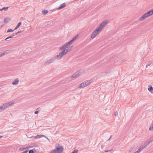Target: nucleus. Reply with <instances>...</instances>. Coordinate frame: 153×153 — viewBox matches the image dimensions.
<instances>
[{
  "label": "nucleus",
  "mask_w": 153,
  "mask_h": 153,
  "mask_svg": "<svg viewBox=\"0 0 153 153\" xmlns=\"http://www.w3.org/2000/svg\"><path fill=\"white\" fill-rule=\"evenodd\" d=\"M11 50H6L5 51H4L5 54L6 53H9L10 52H11Z\"/></svg>",
  "instance_id": "26"
},
{
  "label": "nucleus",
  "mask_w": 153,
  "mask_h": 153,
  "mask_svg": "<svg viewBox=\"0 0 153 153\" xmlns=\"http://www.w3.org/2000/svg\"><path fill=\"white\" fill-rule=\"evenodd\" d=\"M62 51L59 53V55H57L55 56L56 59H59L61 58L62 57H63L64 55L67 53L66 51V49H64V50H62Z\"/></svg>",
  "instance_id": "4"
},
{
  "label": "nucleus",
  "mask_w": 153,
  "mask_h": 153,
  "mask_svg": "<svg viewBox=\"0 0 153 153\" xmlns=\"http://www.w3.org/2000/svg\"><path fill=\"white\" fill-rule=\"evenodd\" d=\"M56 59L55 56L51 58V59L48 60L45 63V65H47L48 64H50L53 61H54Z\"/></svg>",
  "instance_id": "6"
},
{
  "label": "nucleus",
  "mask_w": 153,
  "mask_h": 153,
  "mask_svg": "<svg viewBox=\"0 0 153 153\" xmlns=\"http://www.w3.org/2000/svg\"><path fill=\"white\" fill-rule=\"evenodd\" d=\"M139 153V151H136L134 153Z\"/></svg>",
  "instance_id": "43"
},
{
  "label": "nucleus",
  "mask_w": 153,
  "mask_h": 153,
  "mask_svg": "<svg viewBox=\"0 0 153 153\" xmlns=\"http://www.w3.org/2000/svg\"><path fill=\"white\" fill-rule=\"evenodd\" d=\"M147 17V15L145 13L139 18V20L140 21H142Z\"/></svg>",
  "instance_id": "10"
},
{
  "label": "nucleus",
  "mask_w": 153,
  "mask_h": 153,
  "mask_svg": "<svg viewBox=\"0 0 153 153\" xmlns=\"http://www.w3.org/2000/svg\"><path fill=\"white\" fill-rule=\"evenodd\" d=\"M11 20V19L8 17L5 18L4 19V22L5 23H6L9 22Z\"/></svg>",
  "instance_id": "14"
},
{
  "label": "nucleus",
  "mask_w": 153,
  "mask_h": 153,
  "mask_svg": "<svg viewBox=\"0 0 153 153\" xmlns=\"http://www.w3.org/2000/svg\"><path fill=\"white\" fill-rule=\"evenodd\" d=\"M114 115L116 117H117L118 115V112L117 111H116L114 112Z\"/></svg>",
  "instance_id": "35"
},
{
  "label": "nucleus",
  "mask_w": 153,
  "mask_h": 153,
  "mask_svg": "<svg viewBox=\"0 0 153 153\" xmlns=\"http://www.w3.org/2000/svg\"><path fill=\"white\" fill-rule=\"evenodd\" d=\"M85 87V86L83 82L81 83L79 85V88H82Z\"/></svg>",
  "instance_id": "17"
},
{
  "label": "nucleus",
  "mask_w": 153,
  "mask_h": 153,
  "mask_svg": "<svg viewBox=\"0 0 153 153\" xmlns=\"http://www.w3.org/2000/svg\"><path fill=\"white\" fill-rule=\"evenodd\" d=\"M0 11H2L1 9H0Z\"/></svg>",
  "instance_id": "51"
},
{
  "label": "nucleus",
  "mask_w": 153,
  "mask_h": 153,
  "mask_svg": "<svg viewBox=\"0 0 153 153\" xmlns=\"http://www.w3.org/2000/svg\"><path fill=\"white\" fill-rule=\"evenodd\" d=\"M152 62H149L147 64V65H146V67H147L148 66H150L151 65V64H152Z\"/></svg>",
  "instance_id": "31"
},
{
  "label": "nucleus",
  "mask_w": 153,
  "mask_h": 153,
  "mask_svg": "<svg viewBox=\"0 0 153 153\" xmlns=\"http://www.w3.org/2000/svg\"><path fill=\"white\" fill-rule=\"evenodd\" d=\"M21 24H22L21 22H19L18 24L17 25L16 27L15 28L14 30H16V29H17L20 27V26L21 25Z\"/></svg>",
  "instance_id": "19"
},
{
  "label": "nucleus",
  "mask_w": 153,
  "mask_h": 153,
  "mask_svg": "<svg viewBox=\"0 0 153 153\" xmlns=\"http://www.w3.org/2000/svg\"><path fill=\"white\" fill-rule=\"evenodd\" d=\"M78 35H77L76 36H75L69 42L70 43V44L71 45L73 43L74 41L75 40L78 38Z\"/></svg>",
  "instance_id": "9"
},
{
  "label": "nucleus",
  "mask_w": 153,
  "mask_h": 153,
  "mask_svg": "<svg viewBox=\"0 0 153 153\" xmlns=\"http://www.w3.org/2000/svg\"><path fill=\"white\" fill-rule=\"evenodd\" d=\"M39 109V108H38L37 109V110L38 109Z\"/></svg>",
  "instance_id": "53"
},
{
  "label": "nucleus",
  "mask_w": 153,
  "mask_h": 153,
  "mask_svg": "<svg viewBox=\"0 0 153 153\" xmlns=\"http://www.w3.org/2000/svg\"><path fill=\"white\" fill-rule=\"evenodd\" d=\"M38 113H39V111H35L34 113H35V114H38Z\"/></svg>",
  "instance_id": "37"
},
{
  "label": "nucleus",
  "mask_w": 153,
  "mask_h": 153,
  "mask_svg": "<svg viewBox=\"0 0 153 153\" xmlns=\"http://www.w3.org/2000/svg\"><path fill=\"white\" fill-rule=\"evenodd\" d=\"M110 72V71H109V72H106V74H108Z\"/></svg>",
  "instance_id": "44"
},
{
  "label": "nucleus",
  "mask_w": 153,
  "mask_h": 153,
  "mask_svg": "<svg viewBox=\"0 0 153 153\" xmlns=\"http://www.w3.org/2000/svg\"><path fill=\"white\" fill-rule=\"evenodd\" d=\"M148 144V143H147L146 142L144 143V145H142V146L143 147L145 148L147 146V145Z\"/></svg>",
  "instance_id": "28"
},
{
  "label": "nucleus",
  "mask_w": 153,
  "mask_h": 153,
  "mask_svg": "<svg viewBox=\"0 0 153 153\" xmlns=\"http://www.w3.org/2000/svg\"><path fill=\"white\" fill-rule=\"evenodd\" d=\"M149 130L150 131L153 130V123L151 125L149 128Z\"/></svg>",
  "instance_id": "27"
},
{
  "label": "nucleus",
  "mask_w": 153,
  "mask_h": 153,
  "mask_svg": "<svg viewBox=\"0 0 153 153\" xmlns=\"http://www.w3.org/2000/svg\"><path fill=\"white\" fill-rule=\"evenodd\" d=\"M149 88H148V90L152 93H153V88L151 85H149Z\"/></svg>",
  "instance_id": "15"
},
{
  "label": "nucleus",
  "mask_w": 153,
  "mask_h": 153,
  "mask_svg": "<svg viewBox=\"0 0 153 153\" xmlns=\"http://www.w3.org/2000/svg\"><path fill=\"white\" fill-rule=\"evenodd\" d=\"M3 25H1V27H0V28H1V27H3Z\"/></svg>",
  "instance_id": "47"
},
{
  "label": "nucleus",
  "mask_w": 153,
  "mask_h": 153,
  "mask_svg": "<svg viewBox=\"0 0 153 153\" xmlns=\"http://www.w3.org/2000/svg\"><path fill=\"white\" fill-rule=\"evenodd\" d=\"M107 20L103 21L100 25L95 30L91 33V38L92 39L94 38L104 27L108 23Z\"/></svg>",
  "instance_id": "1"
},
{
  "label": "nucleus",
  "mask_w": 153,
  "mask_h": 153,
  "mask_svg": "<svg viewBox=\"0 0 153 153\" xmlns=\"http://www.w3.org/2000/svg\"><path fill=\"white\" fill-rule=\"evenodd\" d=\"M3 137V136L0 135V138H2Z\"/></svg>",
  "instance_id": "46"
},
{
  "label": "nucleus",
  "mask_w": 153,
  "mask_h": 153,
  "mask_svg": "<svg viewBox=\"0 0 153 153\" xmlns=\"http://www.w3.org/2000/svg\"><path fill=\"white\" fill-rule=\"evenodd\" d=\"M46 138L48 139V141H50V140H49V139H48V138L47 137H46Z\"/></svg>",
  "instance_id": "45"
},
{
  "label": "nucleus",
  "mask_w": 153,
  "mask_h": 153,
  "mask_svg": "<svg viewBox=\"0 0 153 153\" xmlns=\"http://www.w3.org/2000/svg\"><path fill=\"white\" fill-rule=\"evenodd\" d=\"M103 147V145L101 146V148L102 149Z\"/></svg>",
  "instance_id": "50"
},
{
  "label": "nucleus",
  "mask_w": 153,
  "mask_h": 153,
  "mask_svg": "<svg viewBox=\"0 0 153 153\" xmlns=\"http://www.w3.org/2000/svg\"><path fill=\"white\" fill-rule=\"evenodd\" d=\"M29 151V153H34L33 150V149H31Z\"/></svg>",
  "instance_id": "33"
},
{
  "label": "nucleus",
  "mask_w": 153,
  "mask_h": 153,
  "mask_svg": "<svg viewBox=\"0 0 153 153\" xmlns=\"http://www.w3.org/2000/svg\"><path fill=\"white\" fill-rule=\"evenodd\" d=\"M5 54L4 51L1 54V56H2L4 55Z\"/></svg>",
  "instance_id": "36"
},
{
  "label": "nucleus",
  "mask_w": 153,
  "mask_h": 153,
  "mask_svg": "<svg viewBox=\"0 0 153 153\" xmlns=\"http://www.w3.org/2000/svg\"><path fill=\"white\" fill-rule=\"evenodd\" d=\"M66 7V4L65 3L61 4L59 7L57 8V10L61 9Z\"/></svg>",
  "instance_id": "12"
},
{
  "label": "nucleus",
  "mask_w": 153,
  "mask_h": 153,
  "mask_svg": "<svg viewBox=\"0 0 153 153\" xmlns=\"http://www.w3.org/2000/svg\"><path fill=\"white\" fill-rule=\"evenodd\" d=\"M31 147H32V146H28V147L27 146L25 148H26V149H28L29 148H31Z\"/></svg>",
  "instance_id": "39"
},
{
  "label": "nucleus",
  "mask_w": 153,
  "mask_h": 153,
  "mask_svg": "<svg viewBox=\"0 0 153 153\" xmlns=\"http://www.w3.org/2000/svg\"><path fill=\"white\" fill-rule=\"evenodd\" d=\"M147 15V17H148L153 14V9H152L150 10L145 13Z\"/></svg>",
  "instance_id": "8"
},
{
  "label": "nucleus",
  "mask_w": 153,
  "mask_h": 153,
  "mask_svg": "<svg viewBox=\"0 0 153 153\" xmlns=\"http://www.w3.org/2000/svg\"><path fill=\"white\" fill-rule=\"evenodd\" d=\"M112 135H111V136H110V138H109V139L108 140H107V141H108L112 137Z\"/></svg>",
  "instance_id": "41"
},
{
  "label": "nucleus",
  "mask_w": 153,
  "mask_h": 153,
  "mask_svg": "<svg viewBox=\"0 0 153 153\" xmlns=\"http://www.w3.org/2000/svg\"><path fill=\"white\" fill-rule=\"evenodd\" d=\"M13 104V102H10L4 104L0 106V112H1L4 110L6 108L11 106Z\"/></svg>",
  "instance_id": "2"
},
{
  "label": "nucleus",
  "mask_w": 153,
  "mask_h": 153,
  "mask_svg": "<svg viewBox=\"0 0 153 153\" xmlns=\"http://www.w3.org/2000/svg\"><path fill=\"white\" fill-rule=\"evenodd\" d=\"M144 147L142 146L140 147L138 149V151H139V152H140L141 151H142L144 149Z\"/></svg>",
  "instance_id": "20"
},
{
  "label": "nucleus",
  "mask_w": 153,
  "mask_h": 153,
  "mask_svg": "<svg viewBox=\"0 0 153 153\" xmlns=\"http://www.w3.org/2000/svg\"><path fill=\"white\" fill-rule=\"evenodd\" d=\"M19 80L18 78H16L15 79L14 81L13 82L12 84L13 85H16L18 84V82H19Z\"/></svg>",
  "instance_id": "13"
},
{
  "label": "nucleus",
  "mask_w": 153,
  "mask_h": 153,
  "mask_svg": "<svg viewBox=\"0 0 153 153\" xmlns=\"http://www.w3.org/2000/svg\"><path fill=\"white\" fill-rule=\"evenodd\" d=\"M151 138L152 139V140H153V136L152 137H151Z\"/></svg>",
  "instance_id": "48"
},
{
  "label": "nucleus",
  "mask_w": 153,
  "mask_h": 153,
  "mask_svg": "<svg viewBox=\"0 0 153 153\" xmlns=\"http://www.w3.org/2000/svg\"><path fill=\"white\" fill-rule=\"evenodd\" d=\"M14 36H13V34H12L10 36L8 37H7V38H6L5 39V40H6L8 39H9L10 38H13V37Z\"/></svg>",
  "instance_id": "21"
},
{
  "label": "nucleus",
  "mask_w": 153,
  "mask_h": 153,
  "mask_svg": "<svg viewBox=\"0 0 153 153\" xmlns=\"http://www.w3.org/2000/svg\"><path fill=\"white\" fill-rule=\"evenodd\" d=\"M23 31V30H20V31H18V32H16V33H13V36H15L16 35L18 34H19V33H21Z\"/></svg>",
  "instance_id": "22"
},
{
  "label": "nucleus",
  "mask_w": 153,
  "mask_h": 153,
  "mask_svg": "<svg viewBox=\"0 0 153 153\" xmlns=\"http://www.w3.org/2000/svg\"><path fill=\"white\" fill-rule=\"evenodd\" d=\"M121 61H122V62H124V60H121Z\"/></svg>",
  "instance_id": "49"
},
{
  "label": "nucleus",
  "mask_w": 153,
  "mask_h": 153,
  "mask_svg": "<svg viewBox=\"0 0 153 153\" xmlns=\"http://www.w3.org/2000/svg\"><path fill=\"white\" fill-rule=\"evenodd\" d=\"M134 148V147H131L129 149V152H130L132 151V149Z\"/></svg>",
  "instance_id": "38"
},
{
  "label": "nucleus",
  "mask_w": 153,
  "mask_h": 153,
  "mask_svg": "<svg viewBox=\"0 0 153 153\" xmlns=\"http://www.w3.org/2000/svg\"><path fill=\"white\" fill-rule=\"evenodd\" d=\"M1 54H0V57L1 56Z\"/></svg>",
  "instance_id": "52"
},
{
  "label": "nucleus",
  "mask_w": 153,
  "mask_h": 153,
  "mask_svg": "<svg viewBox=\"0 0 153 153\" xmlns=\"http://www.w3.org/2000/svg\"><path fill=\"white\" fill-rule=\"evenodd\" d=\"M153 140L151 138L150 140L148 141H147V143L148 144H149L151 142H152Z\"/></svg>",
  "instance_id": "29"
},
{
  "label": "nucleus",
  "mask_w": 153,
  "mask_h": 153,
  "mask_svg": "<svg viewBox=\"0 0 153 153\" xmlns=\"http://www.w3.org/2000/svg\"><path fill=\"white\" fill-rule=\"evenodd\" d=\"M59 146L57 147L56 146V148L52 150L49 153H61L63 150V148L62 146H59Z\"/></svg>",
  "instance_id": "3"
},
{
  "label": "nucleus",
  "mask_w": 153,
  "mask_h": 153,
  "mask_svg": "<svg viewBox=\"0 0 153 153\" xmlns=\"http://www.w3.org/2000/svg\"><path fill=\"white\" fill-rule=\"evenodd\" d=\"M112 135H111V136H110V138H109V139L108 140H107V141H108L112 137Z\"/></svg>",
  "instance_id": "42"
},
{
  "label": "nucleus",
  "mask_w": 153,
  "mask_h": 153,
  "mask_svg": "<svg viewBox=\"0 0 153 153\" xmlns=\"http://www.w3.org/2000/svg\"><path fill=\"white\" fill-rule=\"evenodd\" d=\"M81 70L78 71H76L71 76V78H77L80 76V73H81Z\"/></svg>",
  "instance_id": "7"
},
{
  "label": "nucleus",
  "mask_w": 153,
  "mask_h": 153,
  "mask_svg": "<svg viewBox=\"0 0 153 153\" xmlns=\"http://www.w3.org/2000/svg\"><path fill=\"white\" fill-rule=\"evenodd\" d=\"M9 8L8 7H4L3 8L1 9L2 11L4 10V11L7 10Z\"/></svg>",
  "instance_id": "24"
},
{
  "label": "nucleus",
  "mask_w": 153,
  "mask_h": 153,
  "mask_svg": "<svg viewBox=\"0 0 153 153\" xmlns=\"http://www.w3.org/2000/svg\"><path fill=\"white\" fill-rule=\"evenodd\" d=\"M73 46L72 45L69 48L68 47V48L66 49V52L67 53L69 52L71 50V49L73 48Z\"/></svg>",
  "instance_id": "16"
},
{
  "label": "nucleus",
  "mask_w": 153,
  "mask_h": 153,
  "mask_svg": "<svg viewBox=\"0 0 153 153\" xmlns=\"http://www.w3.org/2000/svg\"><path fill=\"white\" fill-rule=\"evenodd\" d=\"M41 136H42L41 134L37 135L36 136L34 137L36 139L42 137Z\"/></svg>",
  "instance_id": "23"
},
{
  "label": "nucleus",
  "mask_w": 153,
  "mask_h": 153,
  "mask_svg": "<svg viewBox=\"0 0 153 153\" xmlns=\"http://www.w3.org/2000/svg\"><path fill=\"white\" fill-rule=\"evenodd\" d=\"M78 152V151L77 149H75V150L73 152H72L71 153H77Z\"/></svg>",
  "instance_id": "32"
},
{
  "label": "nucleus",
  "mask_w": 153,
  "mask_h": 153,
  "mask_svg": "<svg viewBox=\"0 0 153 153\" xmlns=\"http://www.w3.org/2000/svg\"><path fill=\"white\" fill-rule=\"evenodd\" d=\"M14 29V30H12L11 29H8L7 31V33H9L10 32H12L14 31V30H15Z\"/></svg>",
  "instance_id": "25"
},
{
  "label": "nucleus",
  "mask_w": 153,
  "mask_h": 153,
  "mask_svg": "<svg viewBox=\"0 0 153 153\" xmlns=\"http://www.w3.org/2000/svg\"><path fill=\"white\" fill-rule=\"evenodd\" d=\"M71 45V44H70V43L69 42L66 43L59 48V50L61 51L62 50H64V49H66L68 48V45Z\"/></svg>",
  "instance_id": "5"
},
{
  "label": "nucleus",
  "mask_w": 153,
  "mask_h": 153,
  "mask_svg": "<svg viewBox=\"0 0 153 153\" xmlns=\"http://www.w3.org/2000/svg\"><path fill=\"white\" fill-rule=\"evenodd\" d=\"M113 150V149H111L109 150H105L104 151V152H111V151H112Z\"/></svg>",
  "instance_id": "34"
},
{
  "label": "nucleus",
  "mask_w": 153,
  "mask_h": 153,
  "mask_svg": "<svg viewBox=\"0 0 153 153\" xmlns=\"http://www.w3.org/2000/svg\"><path fill=\"white\" fill-rule=\"evenodd\" d=\"M25 149H26V148H24V147H23L22 148H20L19 149V150L20 151H23L24 150H25Z\"/></svg>",
  "instance_id": "30"
},
{
  "label": "nucleus",
  "mask_w": 153,
  "mask_h": 153,
  "mask_svg": "<svg viewBox=\"0 0 153 153\" xmlns=\"http://www.w3.org/2000/svg\"><path fill=\"white\" fill-rule=\"evenodd\" d=\"M48 13V10H44L42 11V13L44 15H45Z\"/></svg>",
  "instance_id": "18"
},
{
  "label": "nucleus",
  "mask_w": 153,
  "mask_h": 153,
  "mask_svg": "<svg viewBox=\"0 0 153 153\" xmlns=\"http://www.w3.org/2000/svg\"><path fill=\"white\" fill-rule=\"evenodd\" d=\"M83 82H84L85 87H86L90 84L91 82L90 80H86Z\"/></svg>",
  "instance_id": "11"
},
{
  "label": "nucleus",
  "mask_w": 153,
  "mask_h": 153,
  "mask_svg": "<svg viewBox=\"0 0 153 153\" xmlns=\"http://www.w3.org/2000/svg\"><path fill=\"white\" fill-rule=\"evenodd\" d=\"M42 137H46L45 135H42Z\"/></svg>",
  "instance_id": "40"
}]
</instances>
